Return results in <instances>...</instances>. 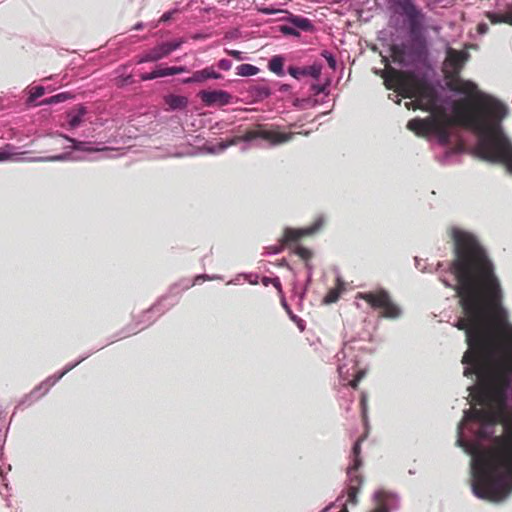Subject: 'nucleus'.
<instances>
[{"label": "nucleus", "mask_w": 512, "mask_h": 512, "mask_svg": "<svg viewBox=\"0 0 512 512\" xmlns=\"http://www.w3.org/2000/svg\"><path fill=\"white\" fill-rule=\"evenodd\" d=\"M447 233L453 241L454 260L439 279L446 287L455 289L464 313L455 327L466 333L468 349L462 363L464 376L475 377L468 390L476 407L493 369L496 348L502 341V332L499 337L493 335V316L506 317L508 312L501 305L503 294L494 265L477 235L458 226H451Z\"/></svg>", "instance_id": "1"}, {"label": "nucleus", "mask_w": 512, "mask_h": 512, "mask_svg": "<svg viewBox=\"0 0 512 512\" xmlns=\"http://www.w3.org/2000/svg\"><path fill=\"white\" fill-rule=\"evenodd\" d=\"M450 90L455 94L475 95L478 104L466 109L453 103L451 114L438 111L440 98L435 87L422 85L413 87L414 101L406 102L410 109L419 108L430 112L424 119L415 118L408 122L407 128L417 136L428 140L435 139L441 146L450 142L452 130L461 126L471 130L477 136L476 155L491 163H504L512 172V142L504 132L502 121L508 115V106L497 98L478 90L476 83L459 79Z\"/></svg>", "instance_id": "2"}, {"label": "nucleus", "mask_w": 512, "mask_h": 512, "mask_svg": "<svg viewBox=\"0 0 512 512\" xmlns=\"http://www.w3.org/2000/svg\"><path fill=\"white\" fill-rule=\"evenodd\" d=\"M503 427V434L492 438L489 446L477 438L463 423L457 427V445L471 456L470 472L473 494L492 503H503L512 496V422Z\"/></svg>", "instance_id": "3"}, {"label": "nucleus", "mask_w": 512, "mask_h": 512, "mask_svg": "<svg viewBox=\"0 0 512 512\" xmlns=\"http://www.w3.org/2000/svg\"><path fill=\"white\" fill-rule=\"evenodd\" d=\"M494 366L489 379L480 391V408L464 410L465 429H472L476 437L483 438L494 434L495 425L512 423V324L502 328V341L494 354Z\"/></svg>", "instance_id": "4"}, {"label": "nucleus", "mask_w": 512, "mask_h": 512, "mask_svg": "<svg viewBox=\"0 0 512 512\" xmlns=\"http://www.w3.org/2000/svg\"><path fill=\"white\" fill-rule=\"evenodd\" d=\"M396 5L401 9L408 24V39L392 47L393 62L414 76L427 62V16L414 0H397Z\"/></svg>", "instance_id": "5"}, {"label": "nucleus", "mask_w": 512, "mask_h": 512, "mask_svg": "<svg viewBox=\"0 0 512 512\" xmlns=\"http://www.w3.org/2000/svg\"><path fill=\"white\" fill-rule=\"evenodd\" d=\"M337 371L343 380H349L352 388H357L358 383L365 377L366 369L359 367L360 355L352 343H345L341 351L336 354Z\"/></svg>", "instance_id": "6"}, {"label": "nucleus", "mask_w": 512, "mask_h": 512, "mask_svg": "<svg viewBox=\"0 0 512 512\" xmlns=\"http://www.w3.org/2000/svg\"><path fill=\"white\" fill-rule=\"evenodd\" d=\"M356 298L365 300L373 309H380V315L383 318L396 320L403 314L402 308L393 301L390 293L383 288L370 292H360Z\"/></svg>", "instance_id": "7"}, {"label": "nucleus", "mask_w": 512, "mask_h": 512, "mask_svg": "<svg viewBox=\"0 0 512 512\" xmlns=\"http://www.w3.org/2000/svg\"><path fill=\"white\" fill-rule=\"evenodd\" d=\"M403 71H397L393 68H389L382 72L384 78V84L387 89H395L397 94L389 95V98L395 101L397 104L400 103L399 96L404 98H412L413 86L410 84L408 78H415L419 74L420 70L414 75H410L404 68Z\"/></svg>", "instance_id": "8"}, {"label": "nucleus", "mask_w": 512, "mask_h": 512, "mask_svg": "<svg viewBox=\"0 0 512 512\" xmlns=\"http://www.w3.org/2000/svg\"><path fill=\"white\" fill-rule=\"evenodd\" d=\"M361 440H357L352 448V461L347 467V500L346 503L357 504V495L363 484V477L358 473L362 465L360 458Z\"/></svg>", "instance_id": "9"}, {"label": "nucleus", "mask_w": 512, "mask_h": 512, "mask_svg": "<svg viewBox=\"0 0 512 512\" xmlns=\"http://www.w3.org/2000/svg\"><path fill=\"white\" fill-rule=\"evenodd\" d=\"M323 218L319 217L311 226L305 228H285L284 234L281 238V244L268 246L265 248V255H276L282 252L283 245L295 242L302 237L310 236L316 233L323 226Z\"/></svg>", "instance_id": "10"}, {"label": "nucleus", "mask_w": 512, "mask_h": 512, "mask_svg": "<svg viewBox=\"0 0 512 512\" xmlns=\"http://www.w3.org/2000/svg\"><path fill=\"white\" fill-rule=\"evenodd\" d=\"M184 43L183 39H176L170 42H162L148 51L142 53L137 60L138 64L148 63V62H156L159 61L168 55H170L173 51L179 49Z\"/></svg>", "instance_id": "11"}, {"label": "nucleus", "mask_w": 512, "mask_h": 512, "mask_svg": "<svg viewBox=\"0 0 512 512\" xmlns=\"http://www.w3.org/2000/svg\"><path fill=\"white\" fill-rule=\"evenodd\" d=\"M294 136V133H281L268 130H251L246 132L243 136H238L240 141L249 143L256 139H263L269 141L271 145H279L290 141Z\"/></svg>", "instance_id": "12"}, {"label": "nucleus", "mask_w": 512, "mask_h": 512, "mask_svg": "<svg viewBox=\"0 0 512 512\" xmlns=\"http://www.w3.org/2000/svg\"><path fill=\"white\" fill-rule=\"evenodd\" d=\"M470 54L465 50L448 47L446 50L445 66L449 73L458 74L468 61Z\"/></svg>", "instance_id": "13"}, {"label": "nucleus", "mask_w": 512, "mask_h": 512, "mask_svg": "<svg viewBox=\"0 0 512 512\" xmlns=\"http://www.w3.org/2000/svg\"><path fill=\"white\" fill-rule=\"evenodd\" d=\"M198 96L201 98L202 102L208 107L215 105L226 106L230 104L232 100L231 94L224 90H202L198 93Z\"/></svg>", "instance_id": "14"}, {"label": "nucleus", "mask_w": 512, "mask_h": 512, "mask_svg": "<svg viewBox=\"0 0 512 512\" xmlns=\"http://www.w3.org/2000/svg\"><path fill=\"white\" fill-rule=\"evenodd\" d=\"M486 18L492 24H507L512 26V0L504 6L497 4L496 10L485 13Z\"/></svg>", "instance_id": "15"}, {"label": "nucleus", "mask_w": 512, "mask_h": 512, "mask_svg": "<svg viewBox=\"0 0 512 512\" xmlns=\"http://www.w3.org/2000/svg\"><path fill=\"white\" fill-rule=\"evenodd\" d=\"M59 136L64 138L68 142H70L72 144L70 148L75 151L92 153V152H103V151H107L110 149L103 142L79 141V140L69 137L65 134H59Z\"/></svg>", "instance_id": "16"}, {"label": "nucleus", "mask_w": 512, "mask_h": 512, "mask_svg": "<svg viewBox=\"0 0 512 512\" xmlns=\"http://www.w3.org/2000/svg\"><path fill=\"white\" fill-rule=\"evenodd\" d=\"M375 501L379 503V507L373 512H390L399 506L398 496L395 494H387L384 491H376L373 495Z\"/></svg>", "instance_id": "17"}, {"label": "nucleus", "mask_w": 512, "mask_h": 512, "mask_svg": "<svg viewBox=\"0 0 512 512\" xmlns=\"http://www.w3.org/2000/svg\"><path fill=\"white\" fill-rule=\"evenodd\" d=\"M57 382L58 381H55L54 375L48 377L43 382H41L37 387H35L31 391V393L22 400L21 404H32L34 401L38 400L39 398L47 394L50 388L54 386Z\"/></svg>", "instance_id": "18"}, {"label": "nucleus", "mask_w": 512, "mask_h": 512, "mask_svg": "<svg viewBox=\"0 0 512 512\" xmlns=\"http://www.w3.org/2000/svg\"><path fill=\"white\" fill-rule=\"evenodd\" d=\"M238 142H240V138L233 137L231 139L218 142L217 144H205L202 147V151L207 154H220L227 148L236 145Z\"/></svg>", "instance_id": "19"}, {"label": "nucleus", "mask_w": 512, "mask_h": 512, "mask_svg": "<svg viewBox=\"0 0 512 512\" xmlns=\"http://www.w3.org/2000/svg\"><path fill=\"white\" fill-rule=\"evenodd\" d=\"M165 299V297L161 298L160 301L153 305L151 308H149L147 311H145L143 313V320H140L138 322H135V327L133 329H131L129 332L125 333L123 335V337H127L128 335H131V334H136L137 332L143 330L144 328L148 327L149 325H151L153 322H154V319H151L150 317V314L152 311L158 309V306L160 305L161 301H163Z\"/></svg>", "instance_id": "20"}, {"label": "nucleus", "mask_w": 512, "mask_h": 512, "mask_svg": "<svg viewBox=\"0 0 512 512\" xmlns=\"http://www.w3.org/2000/svg\"><path fill=\"white\" fill-rule=\"evenodd\" d=\"M165 103L171 111L182 110L188 106V98L182 95L169 94L165 96Z\"/></svg>", "instance_id": "21"}, {"label": "nucleus", "mask_w": 512, "mask_h": 512, "mask_svg": "<svg viewBox=\"0 0 512 512\" xmlns=\"http://www.w3.org/2000/svg\"><path fill=\"white\" fill-rule=\"evenodd\" d=\"M287 21L290 22L295 28H299L303 31H312L314 29V25L312 21L308 18L292 15L287 18Z\"/></svg>", "instance_id": "22"}, {"label": "nucleus", "mask_w": 512, "mask_h": 512, "mask_svg": "<svg viewBox=\"0 0 512 512\" xmlns=\"http://www.w3.org/2000/svg\"><path fill=\"white\" fill-rule=\"evenodd\" d=\"M86 108L83 105H78L76 110H71L68 112V123L70 128L74 129L80 125L83 116L86 114Z\"/></svg>", "instance_id": "23"}, {"label": "nucleus", "mask_w": 512, "mask_h": 512, "mask_svg": "<svg viewBox=\"0 0 512 512\" xmlns=\"http://www.w3.org/2000/svg\"><path fill=\"white\" fill-rule=\"evenodd\" d=\"M249 93L256 101H262L272 94L271 89L267 85L261 84L252 86Z\"/></svg>", "instance_id": "24"}, {"label": "nucleus", "mask_w": 512, "mask_h": 512, "mask_svg": "<svg viewBox=\"0 0 512 512\" xmlns=\"http://www.w3.org/2000/svg\"><path fill=\"white\" fill-rule=\"evenodd\" d=\"M283 66H284V60L279 55L273 56L270 59L269 64H268L270 71H272L273 73H275L276 75H278L280 77L284 76V74H285Z\"/></svg>", "instance_id": "25"}, {"label": "nucleus", "mask_w": 512, "mask_h": 512, "mask_svg": "<svg viewBox=\"0 0 512 512\" xmlns=\"http://www.w3.org/2000/svg\"><path fill=\"white\" fill-rule=\"evenodd\" d=\"M79 157H74L70 152H65L58 155L47 156V157H34L33 161L46 162V161H67V160H79Z\"/></svg>", "instance_id": "26"}, {"label": "nucleus", "mask_w": 512, "mask_h": 512, "mask_svg": "<svg viewBox=\"0 0 512 512\" xmlns=\"http://www.w3.org/2000/svg\"><path fill=\"white\" fill-rule=\"evenodd\" d=\"M72 98H73V94L72 93H70V92H61V93L53 95V96H51L49 98L44 99L41 104L52 105V104L64 102V101L72 99Z\"/></svg>", "instance_id": "27"}, {"label": "nucleus", "mask_w": 512, "mask_h": 512, "mask_svg": "<svg viewBox=\"0 0 512 512\" xmlns=\"http://www.w3.org/2000/svg\"><path fill=\"white\" fill-rule=\"evenodd\" d=\"M237 75L242 77L254 76L259 72V68L252 64H241L237 68Z\"/></svg>", "instance_id": "28"}, {"label": "nucleus", "mask_w": 512, "mask_h": 512, "mask_svg": "<svg viewBox=\"0 0 512 512\" xmlns=\"http://www.w3.org/2000/svg\"><path fill=\"white\" fill-rule=\"evenodd\" d=\"M89 356H90V354H86V355L80 357L76 362L67 364L61 372L54 375L55 381H59L64 375H66L68 372H70L72 369H74L76 366H78L81 362H83Z\"/></svg>", "instance_id": "29"}, {"label": "nucleus", "mask_w": 512, "mask_h": 512, "mask_svg": "<svg viewBox=\"0 0 512 512\" xmlns=\"http://www.w3.org/2000/svg\"><path fill=\"white\" fill-rule=\"evenodd\" d=\"M206 75L204 69L196 71L192 74V76L184 78L182 83L190 84V83H202L206 81Z\"/></svg>", "instance_id": "30"}, {"label": "nucleus", "mask_w": 512, "mask_h": 512, "mask_svg": "<svg viewBox=\"0 0 512 512\" xmlns=\"http://www.w3.org/2000/svg\"><path fill=\"white\" fill-rule=\"evenodd\" d=\"M14 146L11 144H6L5 146L0 148V162H6L13 158L15 155Z\"/></svg>", "instance_id": "31"}, {"label": "nucleus", "mask_w": 512, "mask_h": 512, "mask_svg": "<svg viewBox=\"0 0 512 512\" xmlns=\"http://www.w3.org/2000/svg\"><path fill=\"white\" fill-rule=\"evenodd\" d=\"M161 70V77L181 74L187 71V68L185 66H173V67H166V68H160Z\"/></svg>", "instance_id": "32"}, {"label": "nucleus", "mask_w": 512, "mask_h": 512, "mask_svg": "<svg viewBox=\"0 0 512 512\" xmlns=\"http://www.w3.org/2000/svg\"><path fill=\"white\" fill-rule=\"evenodd\" d=\"M216 279H221V276H218V275L209 276L207 274L198 275L195 277V279L192 283H189V282L185 283V285L183 286V289H189L190 287H192L199 281L216 280Z\"/></svg>", "instance_id": "33"}, {"label": "nucleus", "mask_w": 512, "mask_h": 512, "mask_svg": "<svg viewBox=\"0 0 512 512\" xmlns=\"http://www.w3.org/2000/svg\"><path fill=\"white\" fill-rule=\"evenodd\" d=\"M294 253L306 262H309L313 253L310 249L302 246L295 248Z\"/></svg>", "instance_id": "34"}, {"label": "nucleus", "mask_w": 512, "mask_h": 512, "mask_svg": "<svg viewBox=\"0 0 512 512\" xmlns=\"http://www.w3.org/2000/svg\"><path fill=\"white\" fill-rule=\"evenodd\" d=\"M45 93V88L43 86H35L31 89L30 91V94H29V97H28V102L29 103H32L34 102L36 99L40 98L41 96H43Z\"/></svg>", "instance_id": "35"}, {"label": "nucleus", "mask_w": 512, "mask_h": 512, "mask_svg": "<svg viewBox=\"0 0 512 512\" xmlns=\"http://www.w3.org/2000/svg\"><path fill=\"white\" fill-rule=\"evenodd\" d=\"M340 297V292L337 289H331L324 297L325 304H331L337 302Z\"/></svg>", "instance_id": "36"}, {"label": "nucleus", "mask_w": 512, "mask_h": 512, "mask_svg": "<svg viewBox=\"0 0 512 512\" xmlns=\"http://www.w3.org/2000/svg\"><path fill=\"white\" fill-rule=\"evenodd\" d=\"M261 282L266 287L272 284L278 291H281V282L278 277L270 278L265 276L261 279Z\"/></svg>", "instance_id": "37"}, {"label": "nucleus", "mask_w": 512, "mask_h": 512, "mask_svg": "<svg viewBox=\"0 0 512 512\" xmlns=\"http://www.w3.org/2000/svg\"><path fill=\"white\" fill-rule=\"evenodd\" d=\"M161 77V70L160 68L159 69H155L149 73H144L140 76L141 80L142 81H149V80H154L156 78H160Z\"/></svg>", "instance_id": "38"}, {"label": "nucleus", "mask_w": 512, "mask_h": 512, "mask_svg": "<svg viewBox=\"0 0 512 512\" xmlns=\"http://www.w3.org/2000/svg\"><path fill=\"white\" fill-rule=\"evenodd\" d=\"M322 56L326 59L330 68L335 69L337 65L336 58L334 55L328 51H323Z\"/></svg>", "instance_id": "39"}, {"label": "nucleus", "mask_w": 512, "mask_h": 512, "mask_svg": "<svg viewBox=\"0 0 512 512\" xmlns=\"http://www.w3.org/2000/svg\"><path fill=\"white\" fill-rule=\"evenodd\" d=\"M206 79H220L222 78V75L218 72H216L213 67H207L204 69Z\"/></svg>", "instance_id": "40"}, {"label": "nucleus", "mask_w": 512, "mask_h": 512, "mask_svg": "<svg viewBox=\"0 0 512 512\" xmlns=\"http://www.w3.org/2000/svg\"><path fill=\"white\" fill-rule=\"evenodd\" d=\"M280 31L285 35L299 36V32L296 30L295 27L283 25L280 27Z\"/></svg>", "instance_id": "41"}, {"label": "nucleus", "mask_w": 512, "mask_h": 512, "mask_svg": "<svg viewBox=\"0 0 512 512\" xmlns=\"http://www.w3.org/2000/svg\"><path fill=\"white\" fill-rule=\"evenodd\" d=\"M288 73L294 77V78H298L300 75H305L307 74V70L306 69H299V68H296V67H293V66H290L288 68Z\"/></svg>", "instance_id": "42"}, {"label": "nucleus", "mask_w": 512, "mask_h": 512, "mask_svg": "<svg viewBox=\"0 0 512 512\" xmlns=\"http://www.w3.org/2000/svg\"><path fill=\"white\" fill-rule=\"evenodd\" d=\"M240 276H244L245 279L252 285H256L258 284L259 282V276L258 274H253V273H244V274H241Z\"/></svg>", "instance_id": "43"}, {"label": "nucleus", "mask_w": 512, "mask_h": 512, "mask_svg": "<svg viewBox=\"0 0 512 512\" xmlns=\"http://www.w3.org/2000/svg\"><path fill=\"white\" fill-rule=\"evenodd\" d=\"M454 154H457L456 150H449L444 153V155L439 159L442 164H447L450 162V157Z\"/></svg>", "instance_id": "44"}, {"label": "nucleus", "mask_w": 512, "mask_h": 512, "mask_svg": "<svg viewBox=\"0 0 512 512\" xmlns=\"http://www.w3.org/2000/svg\"><path fill=\"white\" fill-rule=\"evenodd\" d=\"M231 66H232V63L230 60L228 59H221L219 62H218V67L221 69V70H224V71H228L231 69Z\"/></svg>", "instance_id": "45"}, {"label": "nucleus", "mask_w": 512, "mask_h": 512, "mask_svg": "<svg viewBox=\"0 0 512 512\" xmlns=\"http://www.w3.org/2000/svg\"><path fill=\"white\" fill-rule=\"evenodd\" d=\"M320 68L317 66H311L309 70H307V74H310L314 78H318L320 76Z\"/></svg>", "instance_id": "46"}, {"label": "nucleus", "mask_w": 512, "mask_h": 512, "mask_svg": "<svg viewBox=\"0 0 512 512\" xmlns=\"http://www.w3.org/2000/svg\"><path fill=\"white\" fill-rule=\"evenodd\" d=\"M361 408H362L363 417L366 418V413H367V396L364 393L361 396Z\"/></svg>", "instance_id": "47"}, {"label": "nucleus", "mask_w": 512, "mask_h": 512, "mask_svg": "<svg viewBox=\"0 0 512 512\" xmlns=\"http://www.w3.org/2000/svg\"><path fill=\"white\" fill-rule=\"evenodd\" d=\"M488 31H489V26H488V24L483 23V22L478 24V26H477V32H478L480 35H484V34H486Z\"/></svg>", "instance_id": "48"}, {"label": "nucleus", "mask_w": 512, "mask_h": 512, "mask_svg": "<svg viewBox=\"0 0 512 512\" xmlns=\"http://www.w3.org/2000/svg\"><path fill=\"white\" fill-rule=\"evenodd\" d=\"M175 12H176V10H175V9L165 12V13L161 16L160 21H161V22H167V21H169V20L172 18L173 14H174Z\"/></svg>", "instance_id": "49"}, {"label": "nucleus", "mask_w": 512, "mask_h": 512, "mask_svg": "<svg viewBox=\"0 0 512 512\" xmlns=\"http://www.w3.org/2000/svg\"><path fill=\"white\" fill-rule=\"evenodd\" d=\"M226 52L237 60H242V53L238 50H226Z\"/></svg>", "instance_id": "50"}, {"label": "nucleus", "mask_w": 512, "mask_h": 512, "mask_svg": "<svg viewBox=\"0 0 512 512\" xmlns=\"http://www.w3.org/2000/svg\"><path fill=\"white\" fill-rule=\"evenodd\" d=\"M305 267L307 269V281L310 282L312 278L313 267L310 262H306Z\"/></svg>", "instance_id": "51"}, {"label": "nucleus", "mask_w": 512, "mask_h": 512, "mask_svg": "<svg viewBox=\"0 0 512 512\" xmlns=\"http://www.w3.org/2000/svg\"><path fill=\"white\" fill-rule=\"evenodd\" d=\"M312 89L315 94H320V93H323L326 88H325V86H321V85H313Z\"/></svg>", "instance_id": "52"}, {"label": "nucleus", "mask_w": 512, "mask_h": 512, "mask_svg": "<svg viewBox=\"0 0 512 512\" xmlns=\"http://www.w3.org/2000/svg\"><path fill=\"white\" fill-rule=\"evenodd\" d=\"M264 14L271 15L277 12V10L270 9V8H264L261 10Z\"/></svg>", "instance_id": "53"}, {"label": "nucleus", "mask_w": 512, "mask_h": 512, "mask_svg": "<svg viewBox=\"0 0 512 512\" xmlns=\"http://www.w3.org/2000/svg\"><path fill=\"white\" fill-rule=\"evenodd\" d=\"M143 27H144L143 22H138V23H136V24L132 27V29H133V30H140V29H142Z\"/></svg>", "instance_id": "54"}, {"label": "nucleus", "mask_w": 512, "mask_h": 512, "mask_svg": "<svg viewBox=\"0 0 512 512\" xmlns=\"http://www.w3.org/2000/svg\"><path fill=\"white\" fill-rule=\"evenodd\" d=\"M289 89H290V85H288V84H282L280 86V91H282V92H287V91H289Z\"/></svg>", "instance_id": "55"}, {"label": "nucleus", "mask_w": 512, "mask_h": 512, "mask_svg": "<svg viewBox=\"0 0 512 512\" xmlns=\"http://www.w3.org/2000/svg\"><path fill=\"white\" fill-rule=\"evenodd\" d=\"M280 266H283V267H287L290 269V266L289 264L287 263V261L285 259H282L279 263Z\"/></svg>", "instance_id": "56"}, {"label": "nucleus", "mask_w": 512, "mask_h": 512, "mask_svg": "<svg viewBox=\"0 0 512 512\" xmlns=\"http://www.w3.org/2000/svg\"><path fill=\"white\" fill-rule=\"evenodd\" d=\"M298 324V327L300 328L301 331L304 330V325H303V321L301 319H299V321L297 322Z\"/></svg>", "instance_id": "57"}, {"label": "nucleus", "mask_w": 512, "mask_h": 512, "mask_svg": "<svg viewBox=\"0 0 512 512\" xmlns=\"http://www.w3.org/2000/svg\"><path fill=\"white\" fill-rule=\"evenodd\" d=\"M248 149H249V145H248V143H246L245 145H243V146L241 147V151H242V152H245V151H247Z\"/></svg>", "instance_id": "58"}, {"label": "nucleus", "mask_w": 512, "mask_h": 512, "mask_svg": "<svg viewBox=\"0 0 512 512\" xmlns=\"http://www.w3.org/2000/svg\"><path fill=\"white\" fill-rule=\"evenodd\" d=\"M282 304H283L284 308L290 313V309L285 300L282 301Z\"/></svg>", "instance_id": "59"}, {"label": "nucleus", "mask_w": 512, "mask_h": 512, "mask_svg": "<svg viewBox=\"0 0 512 512\" xmlns=\"http://www.w3.org/2000/svg\"><path fill=\"white\" fill-rule=\"evenodd\" d=\"M339 512H348L346 507H343Z\"/></svg>", "instance_id": "60"}, {"label": "nucleus", "mask_w": 512, "mask_h": 512, "mask_svg": "<svg viewBox=\"0 0 512 512\" xmlns=\"http://www.w3.org/2000/svg\"><path fill=\"white\" fill-rule=\"evenodd\" d=\"M291 318H292L294 321H296V322H298V321H299V319H297V317H296V316H291Z\"/></svg>", "instance_id": "61"}, {"label": "nucleus", "mask_w": 512, "mask_h": 512, "mask_svg": "<svg viewBox=\"0 0 512 512\" xmlns=\"http://www.w3.org/2000/svg\"><path fill=\"white\" fill-rule=\"evenodd\" d=\"M441 267H442V264H440V263H439V264L437 265V270L439 271Z\"/></svg>", "instance_id": "62"}, {"label": "nucleus", "mask_w": 512, "mask_h": 512, "mask_svg": "<svg viewBox=\"0 0 512 512\" xmlns=\"http://www.w3.org/2000/svg\"><path fill=\"white\" fill-rule=\"evenodd\" d=\"M235 281L234 280H230L227 284H234Z\"/></svg>", "instance_id": "63"}, {"label": "nucleus", "mask_w": 512, "mask_h": 512, "mask_svg": "<svg viewBox=\"0 0 512 512\" xmlns=\"http://www.w3.org/2000/svg\"><path fill=\"white\" fill-rule=\"evenodd\" d=\"M198 38H201V36L200 35L194 36V39H198Z\"/></svg>", "instance_id": "64"}]
</instances>
